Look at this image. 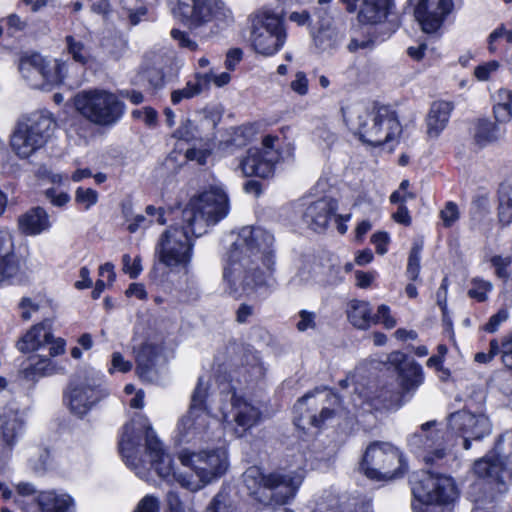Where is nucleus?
<instances>
[{
    "label": "nucleus",
    "instance_id": "obj_31",
    "mask_svg": "<svg viewBox=\"0 0 512 512\" xmlns=\"http://www.w3.org/2000/svg\"><path fill=\"white\" fill-rule=\"evenodd\" d=\"M486 48L491 55L505 62L506 57H509L512 52V29L507 28L503 23L499 24L487 36Z\"/></svg>",
    "mask_w": 512,
    "mask_h": 512
},
{
    "label": "nucleus",
    "instance_id": "obj_46",
    "mask_svg": "<svg viewBox=\"0 0 512 512\" xmlns=\"http://www.w3.org/2000/svg\"><path fill=\"white\" fill-rule=\"evenodd\" d=\"M205 512H241L229 502L228 495L223 491L217 493Z\"/></svg>",
    "mask_w": 512,
    "mask_h": 512
},
{
    "label": "nucleus",
    "instance_id": "obj_22",
    "mask_svg": "<svg viewBox=\"0 0 512 512\" xmlns=\"http://www.w3.org/2000/svg\"><path fill=\"white\" fill-rule=\"evenodd\" d=\"M460 0H410L416 21L423 32H437L450 15L454 13Z\"/></svg>",
    "mask_w": 512,
    "mask_h": 512
},
{
    "label": "nucleus",
    "instance_id": "obj_57",
    "mask_svg": "<svg viewBox=\"0 0 512 512\" xmlns=\"http://www.w3.org/2000/svg\"><path fill=\"white\" fill-rule=\"evenodd\" d=\"M374 316V324L382 323L386 329H392L396 326V320L391 315L390 308L387 305H380L377 314Z\"/></svg>",
    "mask_w": 512,
    "mask_h": 512
},
{
    "label": "nucleus",
    "instance_id": "obj_61",
    "mask_svg": "<svg viewBox=\"0 0 512 512\" xmlns=\"http://www.w3.org/2000/svg\"><path fill=\"white\" fill-rule=\"evenodd\" d=\"M132 116L136 119H141L148 126H154L157 122V112L152 107H144L132 111Z\"/></svg>",
    "mask_w": 512,
    "mask_h": 512
},
{
    "label": "nucleus",
    "instance_id": "obj_21",
    "mask_svg": "<svg viewBox=\"0 0 512 512\" xmlns=\"http://www.w3.org/2000/svg\"><path fill=\"white\" fill-rule=\"evenodd\" d=\"M25 433V419L8 393H0V445L8 454Z\"/></svg>",
    "mask_w": 512,
    "mask_h": 512
},
{
    "label": "nucleus",
    "instance_id": "obj_41",
    "mask_svg": "<svg viewBox=\"0 0 512 512\" xmlns=\"http://www.w3.org/2000/svg\"><path fill=\"white\" fill-rule=\"evenodd\" d=\"M470 284L471 287L468 290V295L478 302L486 301L489 293L493 290V284L481 277L473 278Z\"/></svg>",
    "mask_w": 512,
    "mask_h": 512
},
{
    "label": "nucleus",
    "instance_id": "obj_39",
    "mask_svg": "<svg viewBox=\"0 0 512 512\" xmlns=\"http://www.w3.org/2000/svg\"><path fill=\"white\" fill-rule=\"evenodd\" d=\"M505 131L489 120H480L475 132V140L480 146L495 143L503 138Z\"/></svg>",
    "mask_w": 512,
    "mask_h": 512
},
{
    "label": "nucleus",
    "instance_id": "obj_12",
    "mask_svg": "<svg viewBox=\"0 0 512 512\" xmlns=\"http://www.w3.org/2000/svg\"><path fill=\"white\" fill-rule=\"evenodd\" d=\"M107 395L103 375L93 368H86L71 380L66 398L70 411L82 417Z\"/></svg>",
    "mask_w": 512,
    "mask_h": 512
},
{
    "label": "nucleus",
    "instance_id": "obj_13",
    "mask_svg": "<svg viewBox=\"0 0 512 512\" xmlns=\"http://www.w3.org/2000/svg\"><path fill=\"white\" fill-rule=\"evenodd\" d=\"M439 426L436 420L428 421L407 437L410 450L426 465H437L448 455L450 431H444Z\"/></svg>",
    "mask_w": 512,
    "mask_h": 512
},
{
    "label": "nucleus",
    "instance_id": "obj_10",
    "mask_svg": "<svg viewBox=\"0 0 512 512\" xmlns=\"http://www.w3.org/2000/svg\"><path fill=\"white\" fill-rule=\"evenodd\" d=\"M190 228L183 224L166 229L159 237L155 255L159 262L171 270L187 271L193 256V238Z\"/></svg>",
    "mask_w": 512,
    "mask_h": 512
},
{
    "label": "nucleus",
    "instance_id": "obj_54",
    "mask_svg": "<svg viewBox=\"0 0 512 512\" xmlns=\"http://www.w3.org/2000/svg\"><path fill=\"white\" fill-rule=\"evenodd\" d=\"M499 354L501 355L500 343L497 339H493L489 343L488 351L476 353L474 360L477 363L487 364L490 363Z\"/></svg>",
    "mask_w": 512,
    "mask_h": 512
},
{
    "label": "nucleus",
    "instance_id": "obj_23",
    "mask_svg": "<svg viewBox=\"0 0 512 512\" xmlns=\"http://www.w3.org/2000/svg\"><path fill=\"white\" fill-rule=\"evenodd\" d=\"M232 22V13L219 0H198L190 26L198 28L211 24L210 32L218 33Z\"/></svg>",
    "mask_w": 512,
    "mask_h": 512
},
{
    "label": "nucleus",
    "instance_id": "obj_16",
    "mask_svg": "<svg viewBox=\"0 0 512 512\" xmlns=\"http://www.w3.org/2000/svg\"><path fill=\"white\" fill-rule=\"evenodd\" d=\"M295 412L299 415L295 419L298 427L304 428L306 421L315 427H321L334 417H339V397L330 391L317 389L297 401Z\"/></svg>",
    "mask_w": 512,
    "mask_h": 512
},
{
    "label": "nucleus",
    "instance_id": "obj_25",
    "mask_svg": "<svg viewBox=\"0 0 512 512\" xmlns=\"http://www.w3.org/2000/svg\"><path fill=\"white\" fill-rule=\"evenodd\" d=\"M305 206L302 219L314 231L326 229L337 210V202L328 196H322L317 200L305 203Z\"/></svg>",
    "mask_w": 512,
    "mask_h": 512
},
{
    "label": "nucleus",
    "instance_id": "obj_49",
    "mask_svg": "<svg viewBox=\"0 0 512 512\" xmlns=\"http://www.w3.org/2000/svg\"><path fill=\"white\" fill-rule=\"evenodd\" d=\"M493 114L496 124L508 123L512 119V104L508 100H501L493 107Z\"/></svg>",
    "mask_w": 512,
    "mask_h": 512
},
{
    "label": "nucleus",
    "instance_id": "obj_3",
    "mask_svg": "<svg viewBox=\"0 0 512 512\" xmlns=\"http://www.w3.org/2000/svg\"><path fill=\"white\" fill-rule=\"evenodd\" d=\"M343 118L349 129L359 139L372 146L394 144L397 142L402 127L398 117L387 106L368 109L361 105L342 110Z\"/></svg>",
    "mask_w": 512,
    "mask_h": 512
},
{
    "label": "nucleus",
    "instance_id": "obj_62",
    "mask_svg": "<svg viewBox=\"0 0 512 512\" xmlns=\"http://www.w3.org/2000/svg\"><path fill=\"white\" fill-rule=\"evenodd\" d=\"M46 198L57 207H62L70 201V196L66 192H57L54 188L47 189Z\"/></svg>",
    "mask_w": 512,
    "mask_h": 512
},
{
    "label": "nucleus",
    "instance_id": "obj_4",
    "mask_svg": "<svg viewBox=\"0 0 512 512\" xmlns=\"http://www.w3.org/2000/svg\"><path fill=\"white\" fill-rule=\"evenodd\" d=\"M305 475L302 470H278L264 474L256 466L243 474V482L250 495L264 506H283L294 500Z\"/></svg>",
    "mask_w": 512,
    "mask_h": 512
},
{
    "label": "nucleus",
    "instance_id": "obj_40",
    "mask_svg": "<svg viewBox=\"0 0 512 512\" xmlns=\"http://www.w3.org/2000/svg\"><path fill=\"white\" fill-rule=\"evenodd\" d=\"M498 217L503 225L512 223V185L510 184L500 186Z\"/></svg>",
    "mask_w": 512,
    "mask_h": 512
},
{
    "label": "nucleus",
    "instance_id": "obj_2",
    "mask_svg": "<svg viewBox=\"0 0 512 512\" xmlns=\"http://www.w3.org/2000/svg\"><path fill=\"white\" fill-rule=\"evenodd\" d=\"M274 236L262 227L245 226L236 235L223 265V291L239 298L272 286Z\"/></svg>",
    "mask_w": 512,
    "mask_h": 512
},
{
    "label": "nucleus",
    "instance_id": "obj_24",
    "mask_svg": "<svg viewBox=\"0 0 512 512\" xmlns=\"http://www.w3.org/2000/svg\"><path fill=\"white\" fill-rule=\"evenodd\" d=\"M278 159V150H261L254 147L250 148L247 155L241 159L239 168L244 176L268 178L273 175Z\"/></svg>",
    "mask_w": 512,
    "mask_h": 512
},
{
    "label": "nucleus",
    "instance_id": "obj_51",
    "mask_svg": "<svg viewBox=\"0 0 512 512\" xmlns=\"http://www.w3.org/2000/svg\"><path fill=\"white\" fill-rule=\"evenodd\" d=\"M123 272L128 274L131 279L137 278L142 272L141 257L136 256L134 259L129 254L122 256Z\"/></svg>",
    "mask_w": 512,
    "mask_h": 512
},
{
    "label": "nucleus",
    "instance_id": "obj_59",
    "mask_svg": "<svg viewBox=\"0 0 512 512\" xmlns=\"http://www.w3.org/2000/svg\"><path fill=\"white\" fill-rule=\"evenodd\" d=\"M251 362L247 363L245 372H247L249 380H257L264 376L265 368L260 362L259 358L255 355H250Z\"/></svg>",
    "mask_w": 512,
    "mask_h": 512
},
{
    "label": "nucleus",
    "instance_id": "obj_7",
    "mask_svg": "<svg viewBox=\"0 0 512 512\" xmlns=\"http://www.w3.org/2000/svg\"><path fill=\"white\" fill-rule=\"evenodd\" d=\"M388 362L394 366L398 371V380L400 390L392 392L389 395L387 391H382L380 394V400L371 398L367 394L359 393L357 398H354V406L364 408L365 404L369 407L378 409L381 406L384 408H392L394 406H401L406 397L410 398L417 388L423 383V371L422 367L414 360H409L407 356L400 352H392L388 356Z\"/></svg>",
    "mask_w": 512,
    "mask_h": 512
},
{
    "label": "nucleus",
    "instance_id": "obj_43",
    "mask_svg": "<svg viewBox=\"0 0 512 512\" xmlns=\"http://www.w3.org/2000/svg\"><path fill=\"white\" fill-rule=\"evenodd\" d=\"M296 319V329L299 332H306L308 330H316L317 329V314L313 311H308L305 309L300 310L295 316Z\"/></svg>",
    "mask_w": 512,
    "mask_h": 512
},
{
    "label": "nucleus",
    "instance_id": "obj_20",
    "mask_svg": "<svg viewBox=\"0 0 512 512\" xmlns=\"http://www.w3.org/2000/svg\"><path fill=\"white\" fill-rule=\"evenodd\" d=\"M447 428L451 437L455 433L463 438V447L468 450L472 440H481L491 433L492 424L482 411L472 412L465 408L448 416Z\"/></svg>",
    "mask_w": 512,
    "mask_h": 512
},
{
    "label": "nucleus",
    "instance_id": "obj_8",
    "mask_svg": "<svg viewBox=\"0 0 512 512\" xmlns=\"http://www.w3.org/2000/svg\"><path fill=\"white\" fill-rule=\"evenodd\" d=\"M74 106L86 120L103 127L115 125L125 113L124 102L105 89H89L77 93Z\"/></svg>",
    "mask_w": 512,
    "mask_h": 512
},
{
    "label": "nucleus",
    "instance_id": "obj_60",
    "mask_svg": "<svg viewBox=\"0 0 512 512\" xmlns=\"http://www.w3.org/2000/svg\"><path fill=\"white\" fill-rule=\"evenodd\" d=\"M171 37L178 42L180 47L187 48L190 51H195L198 47L197 43L192 40L186 32L179 29H172Z\"/></svg>",
    "mask_w": 512,
    "mask_h": 512
},
{
    "label": "nucleus",
    "instance_id": "obj_26",
    "mask_svg": "<svg viewBox=\"0 0 512 512\" xmlns=\"http://www.w3.org/2000/svg\"><path fill=\"white\" fill-rule=\"evenodd\" d=\"M22 274L23 267L14 252L12 234L6 229H0V283L18 279Z\"/></svg>",
    "mask_w": 512,
    "mask_h": 512
},
{
    "label": "nucleus",
    "instance_id": "obj_50",
    "mask_svg": "<svg viewBox=\"0 0 512 512\" xmlns=\"http://www.w3.org/2000/svg\"><path fill=\"white\" fill-rule=\"evenodd\" d=\"M75 201L82 205L85 210H88L97 203L98 193L91 188L79 187L75 192Z\"/></svg>",
    "mask_w": 512,
    "mask_h": 512
},
{
    "label": "nucleus",
    "instance_id": "obj_28",
    "mask_svg": "<svg viewBox=\"0 0 512 512\" xmlns=\"http://www.w3.org/2000/svg\"><path fill=\"white\" fill-rule=\"evenodd\" d=\"M52 323L44 320L32 326L17 342V349L22 353L34 352L46 346L51 341Z\"/></svg>",
    "mask_w": 512,
    "mask_h": 512
},
{
    "label": "nucleus",
    "instance_id": "obj_29",
    "mask_svg": "<svg viewBox=\"0 0 512 512\" xmlns=\"http://www.w3.org/2000/svg\"><path fill=\"white\" fill-rule=\"evenodd\" d=\"M161 347L157 344L146 342L142 344L136 353V372L139 377L146 381H153L156 376V364L160 356Z\"/></svg>",
    "mask_w": 512,
    "mask_h": 512
},
{
    "label": "nucleus",
    "instance_id": "obj_37",
    "mask_svg": "<svg viewBox=\"0 0 512 512\" xmlns=\"http://www.w3.org/2000/svg\"><path fill=\"white\" fill-rule=\"evenodd\" d=\"M349 322L358 329H368L374 324V316L370 304L362 300H351L347 305Z\"/></svg>",
    "mask_w": 512,
    "mask_h": 512
},
{
    "label": "nucleus",
    "instance_id": "obj_19",
    "mask_svg": "<svg viewBox=\"0 0 512 512\" xmlns=\"http://www.w3.org/2000/svg\"><path fill=\"white\" fill-rule=\"evenodd\" d=\"M494 452L498 459L492 455L475 461L474 475L486 483H503L506 478L512 481V430L505 432L497 441Z\"/></svg>",
    "mask_w": 512,
    "mask_h": 512
},
{
    "label": "nucleus",
    "instance_id": "obj_52",
    "mask_svg": "<svg viewBox=\"0 0 512 512\" xmlns=\"http://www.w3.org/2000/svg\"><path fill=\"white\" fill-rule=\"evenodd\" d=\"M491 264L495 268V273L497 277L503 280H508L509 273H508V267L511 265V257L506 256H500L495 255L491 258Z\"/></svg>",
    "mask_w": 512,
    "mask_h": 512
},
{
    "label": "nucleus",
    "instance_id": "obj_44",
    "mask_svg": "<svg viewBox=\"0 0 512 512\" xmlns=\"http://www.w3.org/2000/svg\"><path fill=\"white\" fill-rule=\"evenodd\" d=\"M421 251L422 245L414 244L408 258L406 273L408 278L413 281L417 280L420 273Z\"/></svg>",
    "mask_w": 512,
    "mask_h": 512
},
{
    "label": "nucleus",
    "instance_id": "obj_11",
    "mask_svg": "<svg viewBox=\"0 0 512 512\" xmlns=\"http://www.w3.org/2000/svg\"><path fill=\"white\" fill-rule=\"evenodd\" d=\"M250 21L251 43L257 53L272 56L284 46L287 33L279 14L262 8L250 16Z\"/></svg>",
    "mask_w": 512,
    "mask_h": 512
},
{
    "label": "nucleus",
    "instance_id": "obj_1",
    "mask_svg": "<svg viewBox=\"0 0 512 512\" xmlns=\"http://www.w3.org/2000/svg\"><path fill=\"white\" fill-rule=\"evenodd\" d=\"M119 452L126 465L137 477L153 482L155 475L169 484L197 491L221 477L228 469V456L224 449L182 452L179 459L194 474L176 472L171 455L165 451L146 418L132 420L122 430Z\"/></svg>",
    "mask_w": 512,
    "mask_h": 512
},
{
    "label": "nucleus",
    "instance_id": "obj_17",
    "mask_svg": "<svg viewBox=\"0 0 512 512\" xmlns=\"http://www.w3.org/2000/svg\"><path fill=\"white\" fill-rule=\"evenodd\" d=\"M410 482L414 499L423 504H450L458 498L455 482L449 476L422 471Z\"/></svg>",
    "mask_w": 512,
    "mask_h": 512
},
{
    "label": "nucleus",
    "instance_id": "obj_30",
    "mask_svg": "<svg viewBox=\"0 0 512 512\" xmlns=\"http://www.w3.org/2000/svg\"><path fill=\"white\" fill-rule=\"evenodd\" d=\"M50 227L49 215L41 207L31 208L18 218L19 230L28 236L39 235L48 231Z\"/></svg>",
    "mask_w": 512,
    "mask_h": 512
},
{
    "label": "nucleus",
    "instance_id": "obj_6",
    "mask_svg": "<svg viewBox=\"0 0 512 512\" xmlns=\"http://www.w3.org/2000/svg\"><path fill=\"white\" fill-rule=\"evenodd\" d=\"M208 398L209 381L200 376L191 396L189 410L177 425L176 437L180 443H201L212 439L213 430L220 420L216 407L208 406Z\"/></svg>",
    "mask_w": 512,
    "mask_h": 512
},
{
    "label": "nucleus",
    "instance_id": "obj_34",
    "mask_svg": "<svg viewBox=\"0 0 512 512\" xmlns=\"http://www.w3.org/2000/svg\"><path fill=\"white\" fill-rule=\"evenodd\" d=\"M37 502L42 512H75L74 500L66 493L41 492Z\"/></svg>",
    "mask_w": 512,
    "mask_h": 512
},
{
    "label": "nucleus",
    "instance_id": "obj_32",
    "mask_svg": "<svg viewBox=\"0 0 512 512\" xmlns=\"http://www.w3.org/2000/svg\"><path fill=\"white\" fill-rule=\"evenodd\" d=\"M454 105L448 101H435L426 117L427 134L437 138L446 128Z\"/></svg>",
    "mask_w": 512,
    "mask_h": 512
},
{
    "label": "nucleus",
    "instance_id": "obj_53",
    "mask_svg": "<svg viewBox=\"0 0 512 512\" xmlns=\"http://www.w3.org/2000/svg\"><path fill=\"white\" fill-rule=\"evenodd\" d=\"M509 318V311L506 308H501L497 313L492 315L488 322L484 325V330L488 333H495L500 326Z\"/></svg>",
    "mask_w": 512,
    "mask_h": 512
},
{
    "label": "nucleus",
    "instance_id": "obj_64",
    "mask_svg": "<svg viewBox=\"0 0 512 512\" xmlns=\"http://www.w3.org/2000/svg\"><path fill=\"white\" fill-rule=\"evenodd\" d=\"M135 512H159V501L156 497L146 495L138 504Z\"/></svg>",
    "mask_w": 512,
    "mask_h": 512
},
{
    "label": "nucleus",
    "instance_id": "obj_36",
    "mask_svg": "<svg viewBox=\"0 0 512 512\" xmlns=\"http://www.w3.org/2000/svg\"><path fill=\"white\" fill-rule=\"evenodd\" d=\"M65 50L77 63L85 66L94 61V55L88 40L79 35L65 37Z\"/></svg>",
    "mask_w": 512,
    "mask_h": 512
},
{
    "label": "nucleus",
    "instance_id": "obj_15",
    "mask_svg": "<svg viewBox=\"0 0 512 512\" xmlns=\"http://www.w3.org/2000/svg\"><path fill=\"white\" fill-rule=\"evenodd\" d=\"M361 469L371 479H393L403 474L406 464L398 448L387 442H374L365 451Z\"/></svg>",
    "mask_w": 512,
    "mask_h": 512
},
{
    "label": "nucleus",
    "instance_id": "obj_58",
    "mask_svg": "<svg viewBox=\"0 0 512 512\" xmlns=\"http://www.w3.org/2000/svg\"><path fill=\"white\" fill-rule=\"evenodd\" d=\"M132 369V363L124 359L120 352H114L111 357V366L108 371L110 374L114 372L126 373Z\"/></svg>",
    "mask_w": 512,
    "mask_h": 512
},
{
    "label": "nucleus",
    "instance_id": "obj_5",
    "mask_svg": "<svg viewBox=\"0 0 512 512\" xmlns=\"http://www.w3.org/2000/svg\"><path fill=\"white\" fill-rule=\"evenodd\" d=\"M230 201L225 187L220 183L211 184L193 195L182 211V222L191 234L200 237L208 229L227 217Z\"/></svg>",
    "mask_w": 512,
    "mask_h": 512
},
{
    "label": "nucleus",
    "instance_id": "obj_27",
    "mask_svg": "<svg viewBox=\"0 0 512 512\" xmlns=\"http://www.w3.org/2000/svg\"><path fill=\"white\" fill-rule=\"evenodd\" d=\"M121 207L123 218L127 223V230L130 233H136L139 230L148 228L154 222V216H156L155 221L158 224L164 225L166 223L164 211L162 208H156L152 205H149L146 207V215H144L134 213L130 203H123Z\"/></svg>",
    "mask_w": 512,
    "mask_h": 512
},
{
    "label": "nucleus",
    "instance_id": "obj_63",
    "mask_svg": "<svg viewBox=\"0 0 512 512\" xmlns=\"http://www.w3.org/2000/svg\"><path fill=\"white\" fill-rule=\"evenodd\" d=\"M166 503L170 512H189L175 491L171 490L167 493Z\"/></svg>",
    "mask_w": 512,
    "mask_h": 512
},
{
    "label": "nucleus",
    "instance_id": "obj_14",
    "mask_svg": "<svg viewBox=\"0 0 512 512\" xmlns=\"http://www.w3.org/2000/svg\"><path fill=\"white\" fill-rule=\"evenodd\" d=\"M53 127L52 118L44 114H33L20 121L11 137L12 150L19 158H29L45 145Z\"/></svg>",
    "mask_w": 512,
    "mask_h": 512
},
{
    "label": "nucleus",
    "instance_id": "obj_55",
    "mask_svg": "<svg viewBox=\"0 0 512 512\" xmlns=\"http://www.w3.org/2000/svg\"><path fill=\"white\" fill-rule=\"evenodd\" d=\"M501 362L512 371V332L501 339Z\"/></svg>",
    "mask_w": 512,
    "mask_h": 512
},
{
    "label": "nucleus",
    "instance_id": "obj_47",
    "mask_svg": "<svg viewBox=\"0 0 512 512\" xmlns=\"http://www.w3.org/2000/svg\"><path fill=\"white\" fill-rule=\"evenodd\" d=\"M338 34L334 30L321 28L314 36L315 44L322 50L329 49L336 45Z\"/></svg>",
    "mask_w": 512,
    "mask_h": 512
},
{
    "label": "nucleus",
    "instance_id": "obj_38",
    "mask_svg": "<svg viewBox=\"0 0 512 512\" xmlns=\"http://www.w3.org/2000/svg\"><path fill=\"white\" fill-rule=\"evenodd\" d=\"M59 370L55 361L49 357L32 356L22 368L24 378L35 380L40 377L49 376Z\"/></svg>",
    "mask_w": 512,
    "mask_h": 512
},
{
    "label": "nucleus",
    "instance_id": "obj_48",
    "mask_svg": "<svg viewBox=\"0 0 512 512\" xmlns=\"http://www.w3.org/2000/svg\"><path fill=\"white\" fill-rule=\"evenodd\" d=\"M501 67L500 61L491 60L480 64L474 69V76L478 81H488Z\"/></svg>",
    "mask_w": 512,
    "mask_h": 512
},
{
    "label": "nucleus",
    "instance_id": "obj_18",
    "mask_svg": "<svg viewBox=\"0 0 512 512\" xmlns=\"http://www.w3.org/2000/svg\"><path fill=\"white\" fill-rule=\"evenodd\" d=\"M67 66L66 62L46 60L40 54H33L20 60L19 71L31 87L51 90L62 83Z\"/></svg>",
    "mask_w": 512,
    "mask_h": 512
},
{
    "label": "nucleus",
    "instance_id": "obj_35",
    "mask_svg": "<svg viewBox=\"0 0 512 512\" xmlns=\"http://www.w3.org/2000/svg\"><path fill=\"white\" fill-rule=\"evenodd\" d=\"M211 84V75L195 73L194 77L186 82L183 88L173 90L171 93V102L174 105L179 104L183 100H189L198 96L202 91L208 89Z\"/></svg>",
    "mask_w": 512,
    "mask_h": 512
},
{
    "label": "nucleus",
    "instance_id": "obj_42",
    "mask_svg": "<svg viewBox=\"0 0 512 512\" xmlns=\"http://www.w3.org/2000/svg\"><path fill=\"white\" fill-rule=\"evenodd\" d=\"M140 79L143 83H147L148 87L154 91H158L165 86V77L161 69L150 67L141 71Z\"/></svg>",
    "mask_w": 512,
    "mask_h": 512
},
{
    "label": "nucleus",
    "instance_id": "obj_33",
    "mask_svg": "<svg viewBox=\"0 0 512 512\" xmlns=\"http://www.w3.org/2000/svg\"><path fill=\"white\" fill-rule=\"evenodd\" d=\"M393 6V0H363L358 19L365 24H378L386 20Z\"/></svg>",
    "mask_w": 512,
    "mask_h": 512
},
{
    "label": "nucleus",
    "instance_id": "obj_9",
    "mask_svg": "<svg viewBox=\"0 0 512 512\" xmlns=\"http://www.w3.org/2000/svg\"><path fill=\"white\" fill-rule=\"evenodd\" d=\"M216 410L224 428L238 438L245 436L262 421L259 404L235 392L221 393Z\"/></svg>",
    "mask_w": 512,
    "mask_h": 512
},
{
    "label": "nucleus",
    "instance_id": "obj_56",
    "mask_svg": "<svg viewBox=\"0 0 512 512\" xmlns=\"http://www.w3.org/2000/svg\"><path fill=\"white\" fill-rule=\"evenodd\" d=\"M459 209L453 202H448L440 211V218L445 227H451L459 219Z\"/></svg>",
    "mask_w": 512,
    "mask_h": 512
},
{
    "label": "nucleus",
    "instance_id": "obj_45",
    "mask_svg": "<svg viewBox=\"0 0 512 512\" xmlns=\"http://www.w3.org/2000/svg\"><path fill=\"white\" fill-rule=\"evenodd\" d=\"M197 4L198 0H177V4L173 8V13L176 17H180L182 21L190 24Z\"/></svg>",
    "mask_w": 512,
    "mask_h": 512
}]
</instances>
